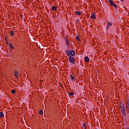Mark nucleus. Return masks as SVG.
<instances>
[{
  "label": "nucleus",
  "instance_id": "17",
  "mask_svg": "<svg viewBox=\"0 0 129 129\" xmlns=\"http://www.w3.org/2000/svg\"><path fill=\"white\" fill-rule=\"evenodd\" d=\"M70 77H71L72 80H73V81H74V80H75V78H74V77H73V76H72V75H71Z\"/></svg>",
  "mask_w": 129,
  "mask_h": 129
},
{
  "label": "nucleus",
  "instance_id": "27",
  "mask_svg": "<svg viewBox=\"0 0 129 129\" xmlns=\"http://www.w3.org/2000/svg\"><path fill=\"white\" fill-rule=\"evenodd\" d=\"M121 2H123L124 0H120Z\"/></svg>",
  "mask_w": 129,
  "mask_h": 129
},
{
  "label": "nucleus",
  "instance_id": "6",
  "mask_svg": "<svg viewBox=\"0 0 129 129\" xmlns=\"http://www.w3.org/2000/svg\"><path fill=\"white\" fill-rule=\"evenodd\" d=\"M66 53L67 54V55L69 56H70V55H71V51L70 50H67L66 51Z\"/></svg>",
  "mask_w": 129,
  "mask_h": 129
},
{
  "label": "nucleus",
  "instance_id": "3",
  "mask_svg": "<svg viewBox=\"0 0 129 129\" xmlns=\"http://www.w3.org/2000/svg\"><path fill=\"white\" fill-rule=\"evenodd\" d=\"M14 74L16 78L19 79V72L17 71H14Z\"/></svg>",
  "mask_w": 129,
  "mask_h": 129
},
{
  "label": "nucleus",
  "instance_id": "2",
  "mask_svg": "<svg viewBox=\"0 0 129 129\" xmlns=\"http://www.w3.org/2000/svg\"><path fill=\"white\" fill-rule=\"evenodd\" d=\"M111 27H112L111 23L108 22L107 23L106 30H109V28L110 29Z\"/></svg>",
  "mask_w": 129,
  "mask_h": 129
},
{
  "label": "nucleus",
  "instance_id": "12",
  "mask_svg": "<svg viewBox=\"0 0 129 129\" xmlns=\"http://www.w3.org/2000/svg\"><path fill=\"white\" fill-rule=\"evenodd\" d=\"M120 108H121V111H124V110H125V108H124V106H121Z\"/></svg>",
  "mask_w": 129,
  "mask_h": 129
},
{
  "label": "nucleus",
  "instance_id": "10",
  "mask_svg": "<svg viewBox=\"0 0 129 129\" xmlns=\"http://www.w3.org/2000/svg\"><path fill=\"white\" fill-rule=\"evenodd\" d=\"M4 116H5V115H4V112H0V119L3 118V117H4Z\"/></svg>",
  "mask_w": 129,
  "mask_h": 129
},
{
  "label": "nucleus",
  "instance_id": "16",
  "mask_svg": "<svg viewBox=\"0 0 129 129\" xmlns=\"http://www.w3.org/2000/svg\"><path fill=\"white\" fill-rule=\"evenodd\" d=\"M109 2L110 4V5H111V6H112V5L114 4V2H113L112 0H109Z\"/></svg>",
  "mask_w": 129,
  "mask_h": 129
},
{
  "label": "nucleus",
  "instance_id": "28",
  "mask_svg": "<svg viewBox=\"0 0 129 129\" xmlns=\"http://www.w3.org/2000/svg\"><path fill=\"white\" fill-rule=\"evenodd\" d=\"M127 129H129V128H127Z\"/></svg>",
  "mask_w": 129,
  "mask_h": 129
},
{
  "label": "nucleus",
  "instance_id": "11",
  "mask_svg": "<svg viewBox=\"0 0 129 129\" xmlns=\"http://www.w3.org/2000/svg\"><path fill=\"white\" fill-rule=\"evenodd\" d=\"M125 108H126V109H127V110H129V102H127Z\"/></svg>",
  "mask_w": 129,
  "mask_h": 129
},
{
  "label": "nucleus",
  "instance_id": "15",
  "mask_svg": "<svg viewBox=\"0 0 129 129\" xmlns=\"http://www.w3.org/2000/svg\"><path fill=\"white\" fill-rule=\"evenodd\" d=\"M109 2L110 4V5H111V6H112V5L114 4V2H113L112 0H109Z\"/></svg>",
  "mask_w": 129,
  "mask_h": 129
},
{
  "label": "nucleus",
  "instance_id": "1",
  "mask_svg": "<svg viewBox=\"0 0 129 129\" xmlns=\"http://www.w3.org/2000/svg\"><path fill=\"white\" fill-rule=\"evenodd\" d=\"M69 61L72 64H75V58L73 56H70L69 57Z\"/></svg>",
  "mask_w": 129,
  "mask_h": 129
},
{
  "label": "nucleus",
  "instance_id": "8",
  "mask_svg": "<svg viewBox=\"0 0 129 129\" xmlns=\"http://www.w3.org/2000/svg\"><path fill=\"white\" fill-rule=\"evenodd\" d=\"M10 36L11 37H14V36H15V32H14V31L11 30Z\"/></svg>",
  "mask_w": 129,
  "mask_h": 129
},
{
  "label": "nucleus",
  "instance_id": "14",
  "mask_svg": "<svg viewBox=\"0 0 129 129\" xmlns=\"http://www.w3.org/2000/svg\"><path fill=\"white\" fill-rule=\"evenodd\" d=\"M69 95L71 96H73L74 95V93L72 92H70L69 93Z\"/></svg>",
  "mask_w": 129,
  "mask_h": 129
},
{
  "label": "nucleus",
  "instance_id": "20",
  "mask_svg": "<svg viewBox=\"0 0 129 129\" xmlns=\"http://www.w3.org/2000/svg\"><path fill=\"white\" fill-rule=\"evenodd\" d=\"M76 39H77V40H78V41H79V42L81 41V40H80V39L79 38V37L78 36H76Z\"/></svg>",
  "mask_w": 129,
  "mask_h": 129
},
{
  "label": "nucleus",
  "instance_id": "22",
  "mask_svg": "<svg viewBox=\"0 0 129 129\" xmlns=\"http://www.w3.org/2000/svg\"><path fill=\"white\" fill-rule=\"evenodd\" d=\"M112 6H113V7H114V8H117V6H116V4H114V3H113L112 5Z\"/></svg>",
  "mask_w": 129,
  "mask_h": 129
},
{
  "label": "nucleus",
  "instance_id": "9",
  "mask_svg": "<svg viewBox=\"0 0 129 129\" xmlns=\"http://www.w3.org/2000/svg\"><path fill=\"white\" fill-rule=\"evenodd\" d=\"M75 14L77 16H81V12L80 11H76Z\"/></svg>",
  "mask_w": 129,
  "mask_h": 129
},
{
  "label": "nucleus",
  "instance_id": "19",
  "mask_svg": "<svg viewBox=\"0 0 129 129\" xmlns=\"http://www.w3.org/2000/svg\"><path fill=\"white\" fill-rule=\"evenodd\" d=\"M83 125L85 129H86V127H87V125H86V124L85 123H83Z\"/></svg>",
  "mask_w": 129,
  "mask_h": 129
},
{
  "label": "nucleus",
  "instance_id": "7",
  "mask_svg": "<svg viewBox=\"0 0 129 129\" xmlns=\"http://www.w3.org/2000/svg\"><path fill=\"white\" fill-rule=\"evenodd\" d=\"M71 56H75V51L74 50H71Z\"/></svg>",
  "mask_w": 129,
  "mask_h": 129
},
{
  "label": "nucleus",
  "instance_id": "4",
  "mask_svg": "<svg viewBox=\"0 0 129 129\" xmlns=\"http://www.w3.org/2000/svg\"><path fill=\"white\" fill-rule=\"evenodd\" d=\"M91 19H93V20H95L96 19V16H95V13H92L91 14Z\"/></svg>",
  "mask_w": 129,
  "mask_h": 129
},
{
  "label": "nucleus",
  "instance_id": "26",
  "mask_svg": "<svg viewBox=\"0 0 129 129\" xmlns=\"http://www.w3.org/2000/svg\"><path fill=\"white\" fill-rule=\"evenodd\" d=\"M127 99H128L127 102H129V96H128Z\"/></svg>",
  "mask_w": 129,
  "mask_h": 129
},
{
  "label": "nucleus",
  "instance_id": "24",
  "mask_svg": "<svg viewBox=\"0 0 129 129\" xmlns=\"http://www.w3.org/2000/svg\"><path fill=\"white\" fill-rule=\"evenodd\" d=\"M43 111H42V110H40L39 111V114H42V115H43Z\"/></svg>",
  "mask_w": 129,
  "mask_h": 129
},
{
  "label": "nucleus",
  "instance_id": "13",
  "mask_svg": "<svg viewBox=\"0 0 129 129\" xmlns=\"http://www.w3.org/2000/svg\"><path fill=\"white\" fill-rule=\"evenodd\" d=\"M52 11H57V8L55 6H53L52 8Z\"/></svg>",
  "mask_w": 129,
  "mask_h": 129
},
{
  "label": "nucleus",
  "instance_id": "5",
  "mask_svg": "<svg viewBox=\"0 0 129 129\" xmlns=\"http://www.w3.org/2000/svg\"><path fill=\"white\" fill-rule=\"evenodd\" d=\"M85 62H88L89 61H90V59H89V57L88 56H85L84 58Z\"/></svg>",
  "mask_w": 129,
  "mask_h": 129
},
{
  "label": "nucleus",
  "instance_id": "23",
  "mask_svg": "<svg viewBox=\"0 0 129 129\" xmlns=\"http://www.w3.org/2000/svg\"><path fill=\"white\" fill-rule=\"evenodd\" d=\"M122 113L124 116H125V110L124 111H122Z\"/></svg>",
  "mask_w": 129,
  "mask_h": 129
},
{
  "label": "nucleus",
  "instance_id": "25",
  "mask_svg": "<svg viewBox=\"0 0 129 129\" xmlns=\"http://www.w3.org/2000/svg\"><path fill=\"white\" fill-rule=\"evenodd\" d=\"M12 93H13V94H15V93H16V90H13L12 91Z\"/></svg>",
  "mask_w": 129,
  "mask_h": 129
},
{
  "label": "nucleus",
  "instance_id": "21",
  "mask_svg": "<svg viewBox=\"0 0 129 129\" xmlns=\"http://www.w3.org/2000/svg\"><path fill=\"white\" fill-rule=\"evenodd\" d=\"M9 46H10L11 49H14V46H13V45L12 44V43H10V44H9Z\"/></svg>",
  "mask_w": 129,
  "mask_h": 129
},
{
  "label": "nucleus",
  "instance_id": "18",
  "mask_svg": "<svg viewBox=\"0 0 129 129\" xmlns=\"http://www.w3.org/2000/svg\"><path fill=\"white\" fill-rule=\"evenodd\" d=\"M66 42L67 45L69 44V40H68V39H66Z\"/></svg>",
  "mask_w": 129,
  "mask_h": 129
}]
</instances>
